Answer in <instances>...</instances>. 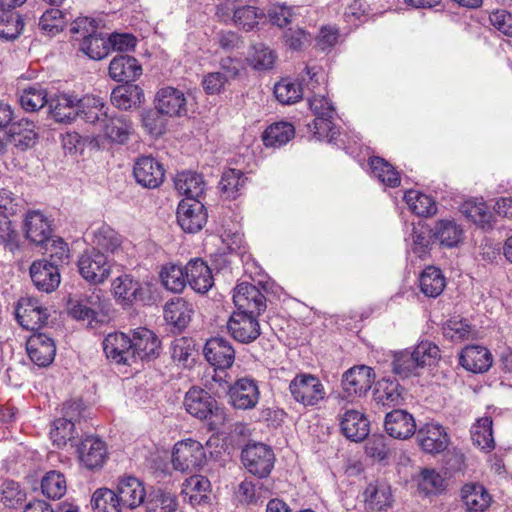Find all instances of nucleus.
Listing matches in <instances>:
<instances>
[{
    "label": "nucleus",
    "mask_w": 512,
    "mask_h": 512,
    "mask_svg": "<svg viewBox=\"0 0 512 512\" xmlns=\"http://www.w3.org/2000/svg\"><path fill=\"white\" fill-rule=\"evenodd\" d=\"M144 504L146 512H177L178 505L173 494L161 489L150 492Z\"/></svg>",
    "instance_id": "51"
},
{
    "label": "nucleus",
    "mask_w": 512,
    "mask_h": 512,
    "mask_svg": "<svg viewBox=\"0 0 512 512\" xmlns=\"http://www.w3.org/2000/svg\"><path fill=\"white\" fill-rule=\"evenodd\" d=\"M48 94L45 88L39 84H34L24 89L20 95V104L22 108L28 112H35L49 105Z\"/></svg>",
    "instance_id": "57"
},
{
    "label": "nucleus",
    "mask_w": 512,
    "mask_h": 512,
    "mask_svg": "<svg viewBox=\"0 0 512 512\" xmlns=\"http://www.w3.org/2000/svg\"><path fill=\"white\" fill-rule=\"evenodd\" d=\"M142 75V66L138 60L130 55L115 56L109 64V76L117 82L135 81Z\"/></svg>",
    "instance_id": "29"
},
{
    "label": "nucleus",
    "mask_w": 512,
    "mask_h": 512,
    "mask_svg": "<svg viewBox=\"0 0 512 512\" xmlns=\"http://www.w3.org/2000/svg\"><path fill=\"white\" fill-rule=\"evenodd\" d=\"M461 227L453 220H440L433 229V236L441 245L456 246L462 238Z\"/></svg>",
    "instance_id": "50"
},
{
    "label": "nucleus",
    "mask_w": 512,
    "mask_h": 512,
    "mask_svg": "<svg viewBox=\"0 0 512 512\" xmlns=\"http://www.w3.org/2000/svg\"><path fill=\"white\" fill-rule=\"evenodd\" d=\"M491 417L479 418L471 427V439L475 446L484 451H491L495 447L492 433Z\"/></svg>",
    "instance_id": "47"
},
{
    "label": "nucleus",
    "mask_w": 512,
    "mask_h": 512,
    "mask_svg": "<svg viewBox=\"0 0 512 512\" xmlns=\"http://www.w3.org/2000/svg\"><path fill=\"white\" fill-rule=\"evenodd\" d=\"M33 122L21 121L13 123L8 131L7 141L20 151L33 147L36 143L37 134Z\"/></svg>",
    "instance_id": "36"
},
{
    "label": "nucleus",
    "mask_w": 512,
    "mask_h": 512,
    "mask_svg": "<svg viewBox=\"0 0 512 512\" xmlns=\"http://www.w3.org/2000/svg\"><path fill=\"white\" fill-rule=\"evenodd\" d=\"M295 136V128L289 122L271 124L263 133V143L267 147H280Z\"/></svg>",
    "instance_id": "46"
},
{
    "label": "nucleus",
    "mask_w": 512,
    "mask_h": 512,
    "mask_svg": "<svg viewBox=\"0 0 512 512\" xmlns=\"http://www.w3.org/2000/svg\"><path fill=\"white\" fill-rule=\"evenodd\" d=\"M30 276L36 288L51 293L60 284L59 267L47 259L34 261L30 267Z\"/></svg>",
    "instance_id": "20"
},
{
    "label": "nucleus",
    "mask_w": 512,
    "mask_h": 512,
    "mask_svg": "<svg viewBox=\"0 0 512 512\" xmlns=\"http://www.w3.org/2000/svg\"><path fill=\"white\" fill-rule=\"evenodd\" d=\"M92 243L100 252L115 254L121 250L122 237L109 225L102 224L92 232Z\"/></svg>",
    "instance_id": "37"
},
{
    "label": "nucleus",
    "mask_w": 512,
    "mask_h": 512,
    "mask_svg": "<svg viewBox=\"0 0 512 512\" xmlns=\"http://www.w3.org/2000/svg\"><path fill=\"white\" fill-rule=\"evenodd\" d=\"M375 381L373 369L366 365L354 366L342 376V389L348 396L362 397L371 389Z\"/></svg>",
    "instance_id": "12"
},
{
    "label": "nucleus",
    "mask_w": 512,
    "mask_h": 512,
    "mask_svg": "<svg viewBox=\"0 0 512 512\" xmlns=\"http://www.w3.org/2000/svg\"><path fill=\"white\" fill-rule=\"evenodd\" d=\"M78 99L74 95L57 94L49 100L52 118L59 123H70L78 117Z\"/></svg>",
    "instance_id": "33"
},
{
    "label": "nucleus",
    "mask_w": 512,
    "mask_h": 512,
    "mask_svg": "<svg viewBox=\"0 0 512 512\" xmlns=\"http://www.w3.org/2000/svg\"><path fill=\"white\" fill-rule=\"evenodd\" d=\"M462 213L475 224L481 227H490L493 219L491 211L483 202H466L462 206Z\"/></svg>",
    "instance_id": "62"
},
{
    "label": "nucleus",
    "mask_w": 512,
    "mask_h": 512,
    "mask_svg": "<svg viewBox=\"0 0 512 512\" xmlns=\"http://www.w3.org/2000/svg\"><path fill=\"white\" fill-rule=\"evenodd\" d=\"M420 290L427 296L436 298L439 296L445 288V278L441 273V270L430 266L427 267L420 275L419 278Z\"/></svg>",
    "instance_id": "48"
},
{
    "label": "nucleus",
    "mask_w": 512,
    "mask_h": 512,
    "mask_svg": "<svg viewBox=\"0 0 512 512\" xmlns=\"http://www.w3.org/2000/svg\"><path fill=\"white\" fill-rule=\"evenodd\" d=\"M275 60V52L263 43L254 44L247 57L249 65L256 70L271 69Z\"/></svg>",
    "instance_id": "59"
},
{
    "label": "nucleus",
    "mask_w": 512,
    "mask_h": 512,
    "mask_svg": "<svg viewBox=\"0 0 512 512\" xmlns=\"http://www.w3.org/2000/svg\"><path fill=\"white\" fill-rule=\"evenodd\" d=\"M203 354L209 364L217 369H228L235 361L232 344L223 337H213L205 343Z\"/></svg>",
    "instance_id": "15"
},
{
    "label": "nucleus",
    "mask_w": 512,
    "mask_h": 512,
    "mask_svg": "<svg viewBox=\"0 0 512 512\" xmlns=\"http://www.w3.org/2000/svg\"><path fill=\"white\" fill-rule=\"evenodd\" d=\"M340 429L347 439L359 442L369 434V421L363 413L348 410L340 419Z\"/></svg>",
    "instance_id": "32"
},
{
    "label": "nucleus",
    "mask_w": 512,
    "mask_h": 512,
    "mask_svg": "<svg viewBox=\"0 0 512 512\" xmlns=\"http://www.w3.org/2000/svg\"><path fill=\"white\" fill-rule=\"evenodd\" d=\"M404 200L409 208L419 216H431L437 212L434 200L416 190H409L404 194Z\"/></svg>",
    "instance_id": "56"
},
{
    "label": "nucleus",
    "mask_w": 512,
    "mask_h": 512,
    "mask_svg": "<svg viewBox=\"0 0 512 512\" xmlns=\"http://www.w3.org/2000/svg\"><path fill=\"white\" fill-rule=\"evenodd\" d=\"M233 302L236 312L244 311L251 315L259 316L266 309V297L253 284L240 283L234 289Z\"/></svg>",
    "instance_id": "13"
},
{
    "label": "nucleus",
    "mask_w": 512,
    "mask_h": 512,
    "mask_svg": "<svg viewBox=\"0 0 512 512\" xmlns=\"http://www.w3.org/2000/svg\"><path fill=\"white\" fill-rule=\"evenodd\" d=\"M18 323L27 330H38L46 324L49 314L47 308L32 297L21 298L15 309Z\"/></svg>",
    "instance_id": "10"
},
{
    "label": "nucleus",
    "mask_w": 512,
    "mask_h": 512,
    "mask_svg": "<svg viewBox=\"0 0 512 512\" xmlns=\"http://www.w3.org/2000/svg\"><path fill=\"white\" fill-rule=\"evenodd\" d=\"M385 430L395 439H407L416 432L415 419L406 410L395 409L386 414Z\"/></svg>",
    "instance_id": "26"
},
{
    "label": "nucleus",
    "mask_w": 512,
    "mask_h": 512,
    "mask_svg": "<svg viewBox=\"0 0 512 512\" xmlns=\"http://www.w3.org/2000/svg\"><path fill=\"white\" fill-rule=\"evenodd\" d=\"M493 363L491 352L481 345H468L459 354V364L467 371L481 374L487 372Z\"/></svg>",
    "instance_id": "23"
},
{
    "label": "nucleus",
    "mask_w": 512,
    "mask_h": 512,
    "mask_svg": "<svg viewBox=\"0 0 512 512\" xmlns=\"http://www.w3.org/2000/svg\"><path fill=\"white\" fill-rule=\"evenodd\" d=\"M461 493L464 505L470 512H483L491 504V496L482 485L466 484Z\"/></svg>",
    "instance_id": "38"
},
{
    "label": "nucleus",
    "mask_w": 512,
    "mask_h": 512,
    "mask_svg": "<svg viewBox=\"0 0 512 512\" xmlns=\"http://www.w3.org/2000/svg\"><path fill=\"white\" fill-rule=\"evenodd\" d=\"M63 417L54 421L50 437L58 447L65 446L68 441L75 438V422L81 415V403L78 401L66 402L63 405Z\"/></svg>",
    "instance_id": "6"
},
{
    "label": "nucleus",
    "mask_w": 512,
    "mask_h": 512,
    "mask_svg": "<svg viewBox=\"0 0 512 512\" xmlns=\"http://www.w3.org/2000/svg\"><path fill=\"white\" fill-rule=\"evenodd\" d=\"M155 107L169 117H180L187 112L183 91L171 86L159 89L155 96Z\"/></svg>",
    "instance_id": "21"
},
{
    "label": "nucleus",
    "mask_w": 512,
    "mask_h": 512,
    "mask_svg": "<svg viewBox=\"0 0 512 512\" xmlns=\"http://www.w3.org/2000/svg\"><path fill=\"white\" fill-rule=\"evenodd\" d=\"M91 507L94 512H122L124 508L116 492L108 488H99L93 493Z\"/></svg>",
    "instance_id": "49"
},
{
    "label": "nucleus",
    "mask_w": 512,
    "mask_h": 512,
    "mask_svg": "<svg viewBox=\"0 0 512 512\" xmlns=\"http://www.w3.org/2000/svg\"><path fill=\"white\" fill-rule=\"evenodd\" d=\"M241 460L247 471L258 478L270 475L275 455L271 447L263 443H249L241 452Z\"/></svg>",
    "instance_id": "3"
},
{
    "label": "nucleus",
    "mask_w": 512,
    "mask_h": 512,
    "mask_svg": "<svg viewBox=\"0 0 512 512\" xmlns=\"http://www.w3.org/2000/svg\"><path fill=\"white\" fill-rule=\"evenodd\" d=\"M174 186L179 194L186 196V199H199L206 188L202 175L192 171L178 173L174 178Z\"/></svg>",
    "instance_id": "35"
},
{
    "label": "nucleus",
    "mask_w": 512,
    "mask_h": 512,
    "mask_svg": "<svg viewBox=\"0 0 512 512\" xmlns=\"http://www.w3.org/2000/svg\"><path fill=\"white\" fill-rule=\"evenodd\" d=\"M416 439L421 449L429 454L441 453L449 445V437L444 427L437 423H427L419 428Z\"/></svg>",
    "instance_id": "17"
},
{
    "label": "nucleus",
    "mask_w": 512,
    "mask_h": 512,
    "mask_svg": "<svg viewBox=\"0 0 512 512\" xmlns=\"http://www.w3.org/2000/svg\"><path fill=\"white\" fill-rule=\"evenodd\" d=\"M112 293L116 301L124 307L144 299L142 284L129 274H123L112 282Z\"/></svg>",
    "instance_id": "22"
},
{
    "label": "nucleus",
    "mask_w": 512,
    "mask_h": 512,
    "mask_svg": "<svg viewBox=\"0 0 512 512\" xmlns=\"http://www.w3.org/2000/svg\"><path fill=\"white\" fill-rule=\"evenodd\" d=\"M108 115L105 110V103L102 98L93 95H87L78 102V117L87 123H103V118Z\"/></svg>",
    "instance_id": "39"
},
{
    "label": "nucleus",
    "mask_w": 512,
    "mask_h": 512,
    "mask_svg": "<svg viewBox=\"0 0 512 512\" xmlns=\"http://www.w3.org/2000/svg\"><path fill=\"white\" fill-rule=\"evenodd\" d=\"M101 130L111 143L126 144L134 133L132 121L124 114L107 115L103 118Z\"/></svg>",
    "instance_id": "24"
},
{
    "label": "nucleus",
    "mask_w": 512,
    "mask_h": 512,
    "mask_svg": "<svg viewBox=\"0 0 512 512\" xmlns=\"http://www.w3.org/2000/svg\"><path fill=\"white\" fill-rule=\"evenodd\" d=\"M24 228L26 238L37 246L43 245L52 235L50 221L39 211L27 213Z\"/></svg>",
    "instance_id": "31"
},
{
    "label": "nucleus",
    "mask_w": 512,
    "mask_h": 512,
    "mask_svg": "<svg viewBox=\"0 0 512 512\" xmlns=\"http://www.w3.org/2000/svg\"><path fill=\"white\" fill-rule=\"evenodd\" d=\"M207 212L199 199H183L177 208V222L183 231L195 233L207 222Z\"/></svg>",
    "instance_id": "9"
},
{
    "label": "nucleus",
    "mask_w": 512,
    "mask_h": 512,
    "mask_svg": "<svg viewBox=\"0 0 512 512\" xmlns=\"http://www.w3.org/2000/svg\"><path fill=\"white\" fill-rule=\"evenodd\" d=\"M443 334L454 342L469 339L474 330L466 319L453 317L443 325Z\"/></svg>",
    "instance_id": "60"
},
{
    "label": "nucleus",
    "mask_w": 512,
    "mask_h": 512,
    "mask_svg": "<svg viewBox=\"0 0 512 512\" xmlns=\"http://www.w3.org/2000/svg\"><path fill=\"white\" fill-rule=\"evenodd\" d=\"M247 178L244 173L238 169H227L223 172L219 182L222 196L227 200H235L244 189Z\"/></svg>",
    "instance_id": "43"
},
{
    "label": "nucleus",
    "mask_w": 512,
    "mask_h": 512,
    "mask_svg": "<svg viewBox=\"0 0 512 512\" xmlns=\"http://www.w3.org/2000/svg\"><path fill=\"white\" fill-rule=\"evenodd\" d=\"M42 493L50 499H60L67 491V482L64 474L51 470L41 480Z\"/></svg>",
    "instance_id": "55"
},
{
    "label": "nucleus",
    "mask_w": 512,
    "mask_h": 512,
    "mask_svg": "<svg viewBox=\"0 0 512 512\" xmlns=\"http://www.w3.org/2000/svg\"><path fill=\"white\" fill-rule=\"evenodd\" d=\"M370 167L373 175L383 184L389 187H396L400 184L399 173L385 159L377 156L370 158Z\"/></svg>",
    "instance_id": "58"
},
{
    "label": "nucleus",
    "mask_w": 512,
    "mask_h": 512,
    "mask_svg": "<svg viewBox=\"0 0 512 512\" xmlns=\"http://www.w3.org/2000/svg\"><path fill=\"white\" fill-rule=\"evenodd\" d=\"M27 493L21 485L14 481L6 479L0 486V503L8 509H25Z\"/></svg>",
    "instance_id": "42"
},
{
    "label": "nucleus",
    "mask_w": 512,
    "mask_h": 512,
    "mask_svg": "<svg viewBox=\"0 0 512 512\" xmlns=\"http://www.w3.org/2000/svg\"><path fill=\"white\" fill-rule=\"evenodd\" d=\"M373 395L375 401L384 407H394L403 401L402 388L396 380L378 381Z\"/></svg>",
    "instance_id": "40"
},
{
    "label": "nucleus",
    "mask_w": 512,
    "mask_h": 512,
    "mask_svg": "<svg viewBox=\"0 0 512 512\" xmlns=\"http://www.w3.org/2000/svg\"><path fill=\"white\" fill-rule=\"evenodd\" d=\"M262 10H259L253 6H243L235 9L233 15V21L235 25L242 28L245 31L252 30L258 25L259 20L264 17Z\"/></svg>",
    "instance_id": "63"
},
{
    "label": "nucleus",
    "mask_w": 512,
    "mask_h": 512,
    "mask_svg": "<svg viewBox=\"0 0 512 512\" xmlns=\"http://www.w3.org/2000/svg\"><path fill=\"white\" fill-rule=\"evenodd\" d=\"M228 334L237 342L249 344L254 342L261 334L258 316L241 310L232 312L227 324Z\"/></svg>",
    "instance_id": "7"
},
{
    "label": "nucleus",
    "mask_w": 512,
    "mask_h": 512,
    "mask_svg": "<svg viewBox=\"0 0 512 512\" xmlns=\"http://www.w3.org/2000/svg\"><path fill=\"white\" fill-rule=\"evenodd\" d=\"M41 247L44 249L45 254L49 255V262L59 267L62 264L67 263L69 258L68 245L59 237L53 238L52 235L49 240L45 242Z\"/></svg>",
    "instance_id": "64"
},
{
    "label": "nucleus",
    "mask_w": 512,
    "mask_h": 512,
    "mask_svg": "<svg viewBox=\"0 0 512 512\" xmlns=\"http://www.w3.org/2000/svg\"><path fill=\"white\" fill-rule=\"evenodd\" d=\"M210 481L202 475H192L187 478L182 485V494L185 498L189 499V502L194 504H200L206 502L208 499L207 492L210 490Z\"/></svg>",
    "instance_id": "45"
},
{
    "label": "nucleus",
    "mask_w": 512,
    "mask_h": 512,
    "mask_svg": "<svg viewBox=\"0 0 512 512\" xmlns=\"http://www.w3.org/2000/svg\"><path fill=\"white\" fill-rule=\"evenodd\" d=\"M26 349L31 361L40 367L51 364L56 354L53 339L43 333L31 335L27 341Z\"/></svg>",
    "instance_id": "25"
},
{
    "label": "nucleus",
    "mask_w": 512,
    "mask_h": 512,
    "mask_svg": "<svg viewBox=\"0 0 512 512\" xmlns=\"http://www.w3.org/2000/svg\"><path fill=\"white\" fill-rule=\"evenodd\" d=\"M144 98L143 90L135 84L119 86L111 93V102L122 110H128L142 103Z\"/></svg>",
    "instance_id": "41"
},
{
    "label": "nucleus",
    "mask_w": 512,
    "mask_h": 512,
    "mask_svg": "<svg viewBox=\"0 0 512 512\" xmlns=\"http://www.w3.org/2000/svg\"><path fill=\"white\" fill-rule=\"evenodd\" d=\"M193 314V304L182 297L173 298L164 306L165 321L179 331L187 327Z\"/></svg>",
    "instance_id": "30"
},
{
    "label": "nucleus",
    "mask_w": 512,
    "mask_h": 512,
    "mask_svg": "<svg viewBox=\"0 0 512 512\" xmlns=\"http://www.w3.org/2000/svg\"><path fill=\"white\" fill-rule=\"evenodd\" d=\"M205 460V450L202 444L196 440L179 441L173 448L172 465L175 470L192 472L199 469Z\"/></svg>",
    "instance_id": "4"
},
{
    "label": "nucleus",
    "mask_w": 512,
    "mask_h": 512,
    "mask_svg": "<svg viewBox=\"0 0 512 512\" xmlns=\"http://www.w3.org/2000/svg\"><path fill=\"white\" fill-rule=\"evenodd\" d=\"M106 304L102 301L100 291H94L91 296L86 299V303L78 302L70 308V315L78 320L99 321L98 313L102 311Z\"/></svg>",
    "instance_id": "44"
},
{
    "label": "nucleus",
    "mask_w": 512,
    "mask_h": 512,
    "mask_svg": "<svg viewBox=\"0 0 512 512\" xmlns=\"http://www.w3.org/2000/svg\"><path fill=\"white\" fill-rule=\"evenodd\" d=\"M115 492L124 508L132 510L145 502L146 491L144 485L136 477L121 478Z\"/></svg>",
    "instance_id": "27"
},
{
    "label": "nucleus",
    "mask_w": 512,
    "mask_h": 512,
    "mask_svg": "<svg viewBox=\"0 0 512 512\" xmlns=\"http://www.w3.org/2000/svg\"><path fill=\"white\" fill-rule=\"evenodd\" d=\"M274 95L280 103L289 105L299 101L303 96V91L299 83L282 79L275 84Z\"/></svg>",
    "instance_id": "61"
},
{
    "label": "nucleus",
    "mask_w": 512,
    "mask_h": 512,
    "mask_svg": "<svg viewBox=\"0 0 512 512\" xmlns=\"http://www.w3.org/2000/svg\"><path fill=\"white\" fill-rule=\"evenodd\" d=\"M77 453L80 464L92 471L102 468L108 458L106 443L94 435H88L80 441Z\"/></svg>",
    "instance_id": "11"
},
{
    "label": "nucleus",
    "mask_w": 512,
    "mask_h": 512,
    "mask_svg": "<svg viewBox=\"0 0 512 512\" xmlns=\"http://www.w3.org/2000/svg\"><path fill=\"white\" fill-rule=\"evenodd\" d=\"M289 391L292 398L304 406H316L326 397L321 380L309 373L297 374L289 384Z\"/></svg>",
    "instance_id": "2"
},
{
    "label": "nucleus",
    "mask_w": 512,
    "mask_h": 512,
    "mask_svg": "<svg viewBox=\"0 0 512 512\" xmlns=\"http://www.w3.org/2000/svg\"><path fill=\"white\" fill-rule=\"evenodd\" d=\"M131 342L133 362L137 359L150 360L158 354L157 350L160 342L155 334L146 328L134 332Z\"/></svg>",
    "instance_id": "34"
},
{
    "label": "nucleus",
    "mask_w": 512,
    "mask_h": 512,
    "mask_svg": "<svg viewBox=\"0 0 512 512\" xmlns=\"http://www.w3.org/2000/svg\"><path fill=\"white\" fill-rule=\"evenodd\" d=\"M229 396L234 408L248 410L256 406L260 392L254 379L244 377L230 386Z\"/></svg>",
    "instance_id": "18"
},
{
    "label": "nucleus",
    "mask_w": 512,
    "mask_h": 512,
    "mask_svg": "<svg viewBox=\"0 0 512 512\" xmlns=\"http://www.w3.org/2000/svg\"><path fill=\"white\" fill-rule=\"evenodd\" d=\"M365 502L372 510H384L391 506L392 495L386 484H369L365 490Z\"/></svg>",
    "instance_id": "52"
},
{
    "label": "nucleus",
    "mask_w": 512,
    "mask_h": 512,
    "mask_svg": "<svg viewBox=\"0 0 512 512\" xmlns=\"http://www.w3.org/2000/svg\"><path fill=\"white\" fill-rule=\"evenodd\" d=\"M135 180L144 188L154 189L164 181L163 165L150 156L139 158L133 169Z\"/></svg>",
    "instance_id": "16"
},
{
    "label": "nucleus",
    "mask_w": 512,
    "mask_h": 512,
    "mask_svg": "<svg viewBox=\"0 0 512 512\" xmlns=\"http://www.w3.org/2000/svg\"><path fill=\"white\" fill-rule=\"evenodd\" d=\"M161 282L167 290L180 293L187 285L185 267L176 264L165 265L160 272Z\"/></svg>",
    "instance_id": "53"
},
{
    "label": "nucleus",
    "mask_w": 512,
    "mask_h": 512,
    "mask_svg": "<svg viewBox=\"0 0 512 512\" xmlns=\"http://www.w3.org/2000/svg\"><path fill=\"white\" fill-rule=\"evenodd\" d=\"M106 357L117 364L131 365L133 349L131 338L124 333H110L103 340Z\"/></svg>",
    "instance_id": "19"
},
{
    "label": "nucleus",
    "mask_w": 512,
    "mask_h": 512,
    "mask_svg": "<svg viewBox=\"0 0 512 512\" xmlns=\"http://www.w3.org/2000/svg\"><path fill=\"white\" fill-rule=\"evenodd\" d=\"M80 50L93 60H101L110 52L109 40L95 31L80 42Z\"/></svg>",
    "instance_id": "54"
},
{
    "label": "nucleus",
    "mask_w": 512,
    "mask_h": 512,
    "mask_svg": "<svg viewBox=\"0 0 512 512\" xmlns=\"http://www.w3.org/2000/svg\"><path fill=\"white\" fill-rule=\"evenodd\" d=\"M187 284L197 293L208 292L214 284L211 269L202 259H191L185 266Z\"/></svg>",
    "instance_id": "28"
},
{
    "label": "nucleus",
    "mask_w": 512,
    "mask_h": 512,
    "mask_svg": "<svg viewBox=\"0 0 512 512\" xmlns=\"http://www.w3.org/2000/svg\"><path fill=\"white\" fill-rule=\"evenodd\" d=\"M80 275L89 283H103L110 275L111 265L107 256L92 248L85 251L78 260Z\"/></svg>",
    "instance_id": "5"
},
{
    "label": "nucleus",
    "mask_w": 512,
    "mask_h": 512,
    "mask_svg": "<svg viewBox=\"0 0 512 512\" xmlns=\"http://www.w3.org/2000/svg\"><path fill=\"white\" fill-rule=\"evenodd\" d=\"M439 358L438 346L430 341H422L413 351L403 350L394 354L393 372L405 379L415 375L418 368L435 364Z\"/></svg>",
    "instance_id": "1"
},
{
    "label": "nucleus",
    "mask_w": 512,
    "mask_h": 512,
    "mask_svg": "<svg viewBox=\"0 0 512 512\" xmlns=\"http://www.w3.org/2000/svg\"><path fill=\"white\" fill-rule=\"evenodd\" d=\"M309 106L316 116L313 122L308 124L309 130L313 131L319 139L329 137L330 134L333 137L335 109L330 100L325 96H313L309 99Z\"/></svg>",
    "instance_id": "8"
},
{
    "label": "nucleus",
    "mask_w": 512,
    "mask_h": 512,
    "mask_svg": "<svg viewBox=\"0 0 512 512\" xmlns=\"http://www.w3.org/2000/svg\"><path fill=\"white\" fill-rule=\"evenodd\" d=\"M185 410L193 417L206 420L217 412V401L204 389L190 388L184 398Z\"/></svg>",
    "instance_id": "14"
}]
</instances>
